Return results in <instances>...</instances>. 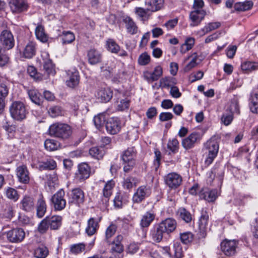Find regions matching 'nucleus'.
<instances>
[{"label": "nucleus", "mask_w": 258, "mask_h": 258, "mask_svg": "<svg viewBox=\"0 0 258 258\" xmlns=\"http://www.w3.org/2000/svg\"><path fill=\"white\" fill-rule=\"evenodd\" d=\"M107 49L111 53H118L120 51V46L112 39H109L106 41Z\"/></svg>", "instance_id": "603ef678"}, {"label": "nucleus", "mask_w": 258, "mask_h": 258, "mask_svg": "<svg viewBox=\"0 0 258 258\" xmlns=\"http://www.w3.org/2000/svg\"><path fill=\"white\" fill-rule=\"evenodd\" d=\"M48 254V248L43 245L37 247L34 251V255L36 258H45Z\"/></svg>", "instance_id": "c03bdc74"}, {"label": "nucleus", "mask_w": 258, "mask_h": 258, "mask_svg": "<svg viewBox=\"0 0 258 258\" xmlns=\"http://www.w3.org/2000/svg\"><path fill=\"white\" fill-rule=\"evenodd\" d=\"M49 225L51 229L57 230L61 225L62 217L60 216H53L46 217Z\"/></svg>", "instance_id": "72a5a7b5"}, {"label": "nucleus", "mask_w": 258, "mask_h": 258, "mask_svg": "<svg viewBox=\"0 0 258 258\" xmlns=\"http://www.w3.org/2000/svg\"><path fill=\"white\" fill-rule=\"evenodd\" d=\"M9 5L13 14H20L27 11L29 4L27 0H11Z\"/></svg>", "instance_id": "9b49d317"}, {"label": "nucleus", "mask_w": 258, "mask_h": 258, "mask_svg": "<svg viewBox=\"0 0 258 258\" xmlns=\"http://www.w3.org/2000/svg\"><path fill=\"white\" fill-rule=\"evenodd\" d=\"M233 120V115L231 111L226 110L221 117V122L225 125H229Z\"/></svg>", "instance_id": "09e8293b"}, {"label": "nucleus", "mask_w": 258, "mask_h": 258, "mask_svg": "<svg viewBox=\"0 0 258 258\" xmlns=\"http://www.w3.org/2000/svg\"><path fill=\"white\" fill-rule=\"evenodd\" d=\"M21 208L25 211L30 212L34 209L35 201L33 197L25 196L23 197L20 203Z\"/></svg>", "instance_id": "cd10ccee"}, {"label": "nucleus", "mask_w": 258, "mask_h": 258, "mask_svg": "<svg viewBox=\"0 0 258 258\" xmlns=\"http://www.w3.org/2000/svg\"><path fill=\"white\" fill-rule=\"evenodd\" d=\"M84 201V191L80 188H76L72 190L70 203L79 205Z\"/></svg>", "instance_id": "393cba45"}, {"label": "nucleus", "mask_w": 258, "mask_h": 258, "mask_svg": "<svg viewBox=\"0 0 258 258\" xmlns=\"http://www.w3.org/2000/svg\"><path fill=\"white\" fill-rule=\"evenodd\" d=\"M28 95L31 100L35 104L40 105L42 99L40 93L36 89H31L28 91Z\"/></svg>", "instance_id": "79ce46f5"}, {"label": "nucleus", "mask_w": 258, "mask_h": 258, "mask_svg": "<svg viewBox=\"0 0 258 258\" xmlns=\"http://www.w3.org/2000/svg\"><path fill=\"white\" fill-rule=\"evenodd\" d=\"M39 168L43 170H53L56 167V163L54 160L48 158L46 160L39 162Z\"/></svg>", "instance_id": "c9c22d12"}, {"label": "nucleus", "mask_w": 258, "mask_h": 258, "mask_svg": "<svg viewBox=\"0 0 258 258\" xmlns=\"http://www.w3.org/2000/svg\"><path fill=\"white\" fill-rule=\"evenodd\" d=\"M176 84V80L173 77H165L160 80V87L163 88L169 89Z\"/></svg>", "instance_id": "f704fd0d"}, {"label": "nucleus", "mask_w": 258, "mask_h": 258, "mask_svg": "<svg viewBox=\"0 0 258 258\" xmlns=\"http://www.w3.org/2000/svg\"><path fill=\"white\" fill-rule=\"evenodd\" d=\"M249 108L251 112L258 114V93L250 94L249 98Z\"/></svg>", "instance_id": "473e14b6"}, {"label": "nucleus", "mask_w": 258, "mask_h": 258, "mask_svg": "<svg viewBox=\"0 0 258 258\" xmlns=\"http://www.w3.org/2000/svg\"><path fill=\"white\" fill-rule=\"evenodd\" d=\"M206 12L204 10H194L189 15L190 19L192 23L190 24L191 27L199 25L201 22L204 19Z\"/></svg>", "instance_id": "a211bd4d"}, {"label": "nucleus", "mask_w": 258, "mask_h": 258, "mask_svg": "<svg viewBox=\"0 0 258 258\" xmlns=\"http://www.w3.org/2000/svg\"><path fill=\"white\" fill-rule=\"evenodd\" d=\"M164 3V0H146L145 5L150 12H155L161 10Z\"/></svg>", "instance_id": "c85d7f7f"}, {"label": "nucleus", "mask_w": 258, "mask_h": 258, "mask_svg": "<svg viewBox=\"0 0 258 258\" xmlns=\"http://www.w3.org/2000/svg\"><path fill=\"white\" fill-rule=\"evenodd\" d=\"M93 121L96 127L101 130L106 121L105 115L104 113H99L94 116Z\"/></svg>", "instance_id": "3c124183"}, {"label": "nucleus", "mask_w": 258, "mask_h": 258, "mask_svg": "<svg viewBox=\"0 0 258 258\" xmlns=\"http://www.w3.org/2000/svg\"><path fill=\"white\" fill-rule=\"evenodd\" d=\"M117 227L115 224H110L105 231V241L109 242V239L112 237L116 231Z\"/></svg>", "instance_id": "13d9d810"}, {"label": "nucleus", "mask_w": 258, "mask_h": 258, "mask_svg": "<svg viewBox=\"0 0 258 258\" xmlns=\"http://www.w3.org/2000/svg\"><path fill=\"white\" fill-rule=\"evenodd\" d=\"M123 237L122 235H117L112 242L109 241L107 242L109 244H112L111 250L113 252L121 253L124 250V246L122 243Z\"/></svg>", "instance_id": "b1692460"}, {"label": "nucleus", "mask_w": 258, "mask_h": 258, "mask_svg": "<svg viewBox=\"0 0 258 258\" xmlns=\"http://www.w3.org/2000/svg\"><path fill=\"white\" fill-rule=\"evenodd\" d=\"M67 74L69 78V80L66 81L67 85L72 88L78 86L80 80L78 71L75 69H73L67 71Z\"/></svg>", "instance_id": "f3484780"}, {"label": "nucleus", "mask_w": 258, "mask_h": 258, "mask_svg": "<svg viewBox=\"0 0 258 258\" xmlns=\"http://www.w3.org/2000/svg\"><path fill=\"white\" fill-rule=\"evenodd\" d=\"M101 220V218L96 219L94 218H91L88 220L87 226L85 229L86 233L89 236L94 235L99 228V222Z\"/></svg>", "instance_id": "a878e982"}, {"label": "nucleus", "mask_w": 258, "mask_h": 258, "mask_svg": "<svg viewBox=\"0 0 258 258\" xmlns=\"http://www.w3.org/2000/svg\"><path fill=\"white\" fill-rule=\"evenodd\" d=\"M85 249V245L82 243L73 244L70 247V251L75 254L82 252Z\"/></svg>", "instance_id": "e2e57ef3"}, {"label": "nucleus", "mask_w": 258, "mask_h": 258, "mask_svg": "<svg viewBox=\"0 0 258 258\" xmlns=\"http://www.w3.org/2000/svg\"><path fill=\"white\" fill-rule=\"evenodd\" d=\"M114 185V183L111 180L108 181L105 185L103 189V198L101 200L102 204L106 207L108 205L109 198L112 195V189Z\"/></svg>", "instance_id": "bb28decb"}, {"label": "nucleus", "mask_w": 258, "mask_h": 258, "mask_svg": "<svg viewBox=\"0 0 258 258\" xmlns=\"http://www.w3.org/2000/svg\"><path fill=\"white\" fill-rule=\"evenodd\" d=\"M159 224L165 233L168 234L174 231L176 227V222L173 218H166Z\"/></svg>", "instance_id": "5701e85b"}, {"label": "nucleus", "mask_w": 258, "mask_h": 258, "mask_svg": "<svg viewBox=\"0 0 258 258\" xmlns=\"http://www.w3.org/2000/svg\"><path fill=\"white\" fill-rule=\"evenodd\" d=\"M241 68L243 71L248 73L251 71L258 69V63L251 61H244L241 64Z\"/></svg>", "instance_id": "49530a36"}, {"label": "nucleus", "mask_w": 258, "mask_h": 258, "mask_svg": "<svg viewBox=\"0 0 258 258\" xmlns=\"http://www.w3.org/2000/svg\"><path fill=\"white\" fill-rule=\"evenodd\" d=\"M139 244L136 242L131 243L127 246L126 252L131 254H134L139 249Z\"/></svg>", "instance_id": "774afa93"}, {"label": "nucleus", "mask_w": 258, "mask_h": 258, "mask_svg": "<svg viewBox=\"0 0 258 258\" xmlns=\"http://www.w3.org/2000/svg\"><path fill=\"white\" fill-rule=\"evenodd\" d=\"M179 147V142L176 139L173 138L169 140L167 143V148L172 153H176L178 151Z\"/></svg>", "instance_id": "864d4df0"}, {"label": "nucleus", "mask_w": 258, "mask_h": 258, "mask_svg": "<svg viewBox=\"0 0 258 258\" xmlns=\"http://www.w3.org/2000/svg\"><path fill=\"white\" fill-rule=\"evenodd\" d=\"M123 21L125 24V27L128 33L132 35L137 33L138 27L131 18L126 17L124 19Z\"/></svg>", "instance_id": "4c0bfd02"}, {"label": "nucleus", "mask_w": 258, "mask_h": 258, "mask_svg": "<svg viewBox=\"0 0 258 258\" xmlns=\"http://www.w3.org/2000/svg\"><path fill=\"white\" fill-rule=\"evenodd\" d=\"M8 240L11 243H20L25 237V232L22 228H16L8 231L7 233Z\"/></svg>", "instance_id": "0eeeda50"}, {"label": "nucleus", "mask_w": 258, "mask_h": 258, "mask_svg": "<svg viewBox=\"0 0 258 258\" xmlns=\"http://www.w3.org/2000/svg\"><path fill=\"white\" fill-rule=\"evenodd\" d=\"M181 241L184 244L190 243L193 239V235L191 232H185L180 234Z\"/></svg>", "instance_id": "338daca9"}, {"label": "nucleus", "mask_w": 258, "mask_h": 258, "mask_svg": "<svg viewBox=\"0 0 258 258\" xmlns=\"http://www.w3.org/2000/svg\"><path fill=\"white\" fill-rule=\"evenodd\" d=\"M253 3L251 1L238 2L234 4V8L236 11H246L251 9Z\"/></svg>", "instance_id": "37998d69"}, {"label": "nucleus", "mask_w": 258, "mask_h": 258, "mask_svg": "<svg viewBox=\"0 0 258 258\" xmlns=\"http://www.w3.org/2000/svg\"><path fill=\"white\" fill-rule=\"evenodd\" d=\"M19 47L20 54L25 58L31 59L36 53V44L33 41H29L22 48Z\"/></svg>", "instance_id": "4468645a"}, {"label": "nucleus", "mask_w": 258, "mask_h": 258, "mask_svg": "<svg viewBox=\"0 0 258 258\" xmlns=\"http://www.w3.org/2000/svg\"><path fill=\"white\" fill-rule=\"evenodd\" d=\"M199 196L201 199H204L209 202H213L218 197V192L217 189L210 190L207 188H203L200 190Z\"/></svg>", "instance_id": "6ab92c4d"}, {"label": "nucleus", "mask_w": 258, "mask_h": 258, "mask_svg": "<svg viewBox=\"0 0 258 258\" xmlns=\"http://www.w3.org/2000/svg\"><path fill=\"white\" fill-rule=\"evenodd\" d=\"M136 156V151L134 147H128L124 150L121 154V160L123 162V171L127 173L132 170L135 165V157Z\"/></svg>", "instance_id": "7ed1b4c3"}, {"label": "nucleus", "mask_w": 258, "mask_h": 258, "mask_svg": "<svg viewBox=\"0 0 258 258\" xmlns=\"http://www.w3.org/2000/svg\"><path fill=\"white\" fill-rule=\"evenodd\" d=\"M238 242L235 240H223L221 243L222 251L227 256H232L236 253Z\"/></svg>", "instance_id": "9d476101"}, {"label": "nucleus", "mask_w": 258, "mask_h": 258, "mask_svg": "<svg viewBox=\"0 0 258 258\" xmlns=\"http://www.w3.org/2000/svg\"><path fill=\"white\" fill-rule=\"evenodd\" d=\"M221 26V23L218 22H211L206 25L202 29V31L204 34L208 33L213 30L219 28Z\"/></svg>", "instance_id": "052dcab7"}, {"label": "nucleus", "mask_w": 258, "mask_h": 258, "mask_svg": "<svg viewBox=\"0 0 258 258\" xmlns=\"http://www.w3.org/2000/svg\"><path fill=\"white\" fill-rule=\"evenodd\" d=\"M49 227L47 218L43 219L39 224L37 228L38 231L41 234L45 233Z\"/></svg>", "instance_id": "0e129e2a"}, {"label": "nucleus", "mask_w": 258, "mask_h": 258, "mask_svg": "<svg viewBox=\"0 0 258 258\" xmlns=\"http://www.w3.org/2000/svg\"><path fill=\"white\" fill-rule=\"evenodd\" d=\"M179 217L186 223H188L192 220V215L190 213L184 208H181L178 210Z\"/></svg>", "instance_id": "de8ad7c7"}, {"label": "nucleus", "mask_w": 258, "mask_h": 258, "mask_svg": "<svg viewBox=\"0 0 258 258\" xmlns=\"http://www.w3.org/2000/svg\"><path fill=\"white\" fill-rule=\"evenodd\" d=\"M209 215L207 211L202 210L201 211V215L200 216L199 227L201 232H204L207 228L208 220H209Z\"/></svg>", "instance_id": "e433bc0d"}, {"label": "nucleus", "mask_w": 258, "mask_h": 258, "mask_svg": "<svg viewBox=\"0 0 258 258\" xmlns=\"http://www.w3.org/2000/svg\"><path fill=\"white\" fill-rule=\"evenodd\" d=\"M60 37L63 44L71 43L75 39V34L70 31H63Z\"/></svg>", "instance_id": "a18cd8bd"}, {"label": "nucleus", "mask_w": 258, "mask_h": 258, "mask_svg": "<svg viewBox=\"0 0 258 258\" xmlns=\"http://www.w3.org/2000/svg\"><path fill=\"white\" fill-rule=\"evenodd\" d=\"M49 115L52 117H56L62 114V109L59 106H53L48 110Z\"/></svg>", "instance_id": "4d7b16f0"}, {"label": "nucleus", "mask_w": 258, "mask_h": 258, "mask_svg": "<svg viewBox=\"0 0 258 258\" xmlns=\"http://www.w3.org/2000/svg\"><path fill=\"white\" fill-rule=\"evenodd\" d=\"M165 234L164 230L158 224L151 230L150 235L154 241L158 243L162 241Z\"/></svg>", "instance_id": "c756f323"}, {"label": "nucleus", "mask_w": 258, "mask_h": 258, "mask_svg": "<svg viewBox=\"0 0 258 258\" xmlns=\"http://www.w3.org/2000/svg\"><path fill=\"white\" fill-rule=\"evenodd\" d=\"M155 214L153 211L147 212L142 216L140 225L142 228L148 227L155 218Z\"/></svg>", "instance_id": "7c9ffc66"}, {"label": "nucleus", "mask_w": 258, "mask_h": 258, "mask_svg": "<svg viewBox=\"0 0 258 258\" xmlns=\"http://www.w3.org/2000/svg\"><path fill=\"white\" fill-rule=\"evenodd\" d=\"M64 196V191L61 189L52 196L50 200L55 210L61 211L65 208L67 202Z\"/></svg>", "instance_id": "39448f33"}, {"label": "nucleus", "mask_w": 258, "mask_h": 258, "mask_svg": "<svg viewBox=\"0 0 258 258\" xmlns=\"http://www.w3.org/2000/svg\"><path fill=\"white\" fill-rule=\"evenodd\" d=\"M154 154L155 157L152 168L154 170L155 172H157L161 164V153L159 150L156 149L154 151Z\"/></svg>", "instance_id": "5fc2aeb1"}, {"label": "nucleus", "mask_w": 258, "mask_h": 258, "mask_svg": "<svg viewBox=\"0 0 258 258\" xmlns=\"http://www.w3.org/2000/svg\"><path fill=\"white\" fill-rule=\"evenodd\" d=\"M16 173L17 176L20 182L26 184L29 182V173L25 165L18 166L16 169Z\"/></svg>", "instance_id": "412c9836"}, {"label": "nucleus", "mask_w": 258, "mask_h": 258, "mask_svg": "<svg viewBox=\"0 0 258 258\" xmlns=\"http://www.w3.org/2000/svg\"><path fill=\"white\" fill-rule=\"evenodd\" d=\"M0 43L5 49L10 50L14 47L15 40L13 35L10 31L5 30L1 32Z\"/></svg>", "instance_id": "1a4fd4ad"}, {"label": "nucleus", "mask_w": 258, "mask_h": 258, "mask_svg": "<svg viewBox=\"0 0 258 258\" xmlns=\"http://www.w3.org/2000/svg\"><path fill=\"white\" fill-rule=\"evenodd\" d=\"M219 145L218 139L216 136L212 137L204 145V150L207 154L205 164L210 165L217 156L219 151Z\"/></svg>", "instance_id": "f257e3e1"}, {"label": "nucleus", "mask_w": 258, "mask_h": 258, "mask_svg": "<svg viewBox=\"0 0 258 258\" xmlns=\"http://www.w3.org/2000/svg\"><path fill=\"white\" fill-rule=\"evenodd\" d=\"M43 69L48 75L55 74V70L54 66L52 63V60L50 59H47L44 61Z\"/></svg>", "instance_id": "6e6d98bb"}, {"label": "nucleus", "mask_w": 258, "mask_h": 258, "mask_svg": "<svg viewBox=\"0 0 258 258\" xmlns=\"http://www.w3.org/2000/svg\"><path fill=\"white\" fill-rule=\"evenodd\" d=\"M37 215L39 218L44 216L46 211V205L43 196L41 195L37 200L36 205Z\"/></svg>", "instance_id": "2f4dec72"}, {"label": "nucleus", "mask_w": 258, "mask_h": 258, "mask_svg": "<svg viewBox=\"0 0 258 258\" xmlns=\"http://www.w3.org/2000/svg\"><path fill=\"white\" fill-rule=\"evenodd\" d=\"M6 194L8 199L14 202L17 201L19 198L17 191L12 187H8L6 190Z\"/></svg>", "instance_id": "680f3d73"}, {"label": "nucleus", "mask_w": 258, "mask_h": 258, "mask_svg": "<svg viewBox=\"0 0 258 258\" xmlns=\"http://www.w3.org/2000/svg\"><path fill=\"white\" fill-rule=\"evenodd\" d=\"M151 188L147 185L139 186L134 194L132 201L134 203L139 204L146 198L149 197L151 194Z\"/></svg>", "instance_id": "423d86ee"}, {"label": "nucleus", "mask_w": 258, "mask_h": 258, "mask_svg": "<svg viewBox=\"0 0 258 258\" xmlns=\"http://www.w3.org/2000/svg\"><path fill=\"white\" fill-rule=\"evenodd\" d=\"M135 14L143 21L148 20L151 13L150 10H148V7L146 9L141 7H136L135 10Z\"/></svg>", "instance_id": "a19ab883"}, {"label": "nucleus", "mask_w": 258, "mask_h": 258, "mask_svg": "<svg viewBox=\"0 0 258 258\" xmlns=\"http://www.w3.org/2000/svg\"><path fill=\"white\" fill-rule=\"evenodd\" d=\"M89 153L93 158L100 160L103 158L105 151L102 147H93L89 150Z\"/></svg>", "instance_id": "58836bf2"}, {"label": "nucleus", "mask_w": 258, "mask_h": 258, "mask_svg": "<svg viewBox=\"0 0 258 258\" xmlns=\"http://www.w3.org/2000/svg\"><path fill=\"white\" fill-rule=\"evenodd\" d=\"M48 131L51 136L63 140L68 139L72 133L70 125L66 123L58 122L51 124L49 127Z\"/></svg>", "instance_id": "f03ea898"}, {"label": "nucleus", "mask_w": 258, "mask_h": 258, "mask_svg": "<svg viewBox=\"0 0 258 258\" xmlns=\"http://www.w3.org/2000/svg\"><path fill=\"white\" fill-rule=\"evenodd\" d=\"M90 167L86 163H82L78 165V170L75 173V178L79 182H82L88 178L90 175Z\"/></svg>", "instance_id": "f8f14e48"}, {"label": "nucleus", "mask_w": 258, "mask_h": 258, "mask_svg": "<svg viewBox=\"0 0 258 258\" xmlns=\"http://www.w3.org/2000/svg\"><path fill=\"white\" fill-rule=\"evenodd\" d=\"M139 183L138 179L135 177L128 176L124 178L122 182L123 188L130 190L133 187H136Z\"/></svg>", "instance_id": "ea45409f"}, {"label": "nucleus", "mask_w": 258, "mask_h": 258, "mask_svg": "<svg viewBox=\"0 0 258 258\" xmlns=\"http://www.w3.org/2000/svg\"><path fill=\"white\" fill-rule=\"evenodd\" d=\"M45 149L49 151H53L57 150L60 147V144L56 141L53 139H47L44 142Z\"/></svg>", "instance_id": "8fccbe9b"}, {"label": "nucleus", "mask_w": 258, "mask_h": 258, "mask_svg": "<svg viewBox=\"0 0 258 258\" xmlns=\"http://www.w3.org/2000/svg\"><path fill=\"white\" fill-rule=\"evenodd\" d=\"M130 195L125 192H118L116 194L114 200V206L118 209L122 208L123 205L128 202Z\"/></svg>", "instance_id": "aec40b11"}, {"label": "nucleus", "mask_w": 258, "mask_h": 258, "mask_svg": "<svg viewBox=\"0 0 258 258\" xmlns=\"http://www.w3.org/2000/svg\"><path fill=\"white\" fill-rule=\"evenodd\" d=\"M201 139L202 136L201 134L194 132L182 140L181 145L184 149L189 150L193 148L196 144H198Z\"/></svg>", "instance_id": "6e6552de"}, {"label": "nucleus", "mask_w": 258, "mask_h": 258, "mask_svg": "<svg viewBox=\"0 0 258 258\" xmlns=\"http://www.w3.org/2000/svg\"><path fill=\"white\" fill-rule=\"evenodd\" d=\"M35 34L37 38L42 42L47 40V36L44 32V28L41 25H38L35 29Z\"/></svg>", "instance_id": "bf43d9fd"}, {"label": "nucleus", "mask_w": 258, "mask_h": 258, "mask_svg": "<svg viewBox=\"0 0 258 258\" xmlns=\"http://www.w3.org/2000/svg\"><path fill=\"white\" fill-rule=\"evenodd\" d=\"M102 57L101 53L96 49L92 48L88 51V62L91 65H95L101 62Z\"/></svg>", "instance_id": "4be33fe9"}, {"label": "nucleus", "mask_w": 258, "mask_h": 258, "mask_svg": "<svg viewBox=\"0 0 258 258\" xmlns=\"http://www.w3.org/2000/svg\"><path fill=\"white\" fill-rule=\"evenodd\" d=\"M164 181L169 188L175 189L181 184L182 177L179 174L175 172H172L164 176Z\"/></svg>", "instance_id": "2eb2a0df"}, {"label": "nucleus", "mask_w": 258, "mask_h": 258, "mask_svg": "<svg viewBox=\"0 0 258 258\" xmlns=\"http://www.w3.org/2000/svg\"><path fill=\"white\" fill-rule=\"evenodd\" d=\"M10 112L15 120L22 121L26 118L28 111L25 104L21 101H14L10 106Z\"/></svg>", "instance_id": "20e7f679"}, {"label": "nucleus", "mask_w": 258, "mask_h": 258, "mask_svg": "<svg viewBox=\"0 0 258 258\" xmlns=\"http://www.w3.org/2000/svg\"><path fill=\"white\" fill-rule=\"evenodd\" d=\"M112 91L108 87H99L95 93L96 99L103 103L109 102L112 98Z\"/></svg>", "instance_id": "ddd939ff"}, {"label": "nucleus", "mask_w": 258, "mask_h": 258, "mask_svg": "<svg viewBox=\"0 0 258 258\" xmlns=\"http://www.w3.org/2000/svg\"><path fill=\"white\" fill-rule=\"evenodd\" d=\"M138 63L141 66L148 64L150 61V56L146 52L142 53L138 58Z\"/></svg>", "instance_id": "69168bd1"}, {"label": "nucleus", "mask_w": 258, "mask_h": 258, "mask_svg": "<svg viewBox=\"0 0 258 258\" xmlns=\"http://www.w3.org/2000/svg\"><path fill=\"white\" fill-rule=\"evenodd\" d=\"M107 132L111 135L117 134L121 130V124L119 119L116 117L109 118L105 124Z\"/></svg>", "instance_id": "dca6fc26"}]
</instances>
